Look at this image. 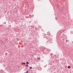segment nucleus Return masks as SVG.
I'll use <instances>...</instances> for the list:
<instances>
[{"label":"nucleus","instance_id":"obj_1","mask_svg":"<svg viewBox=\"0 0 73 73\" xmlns=\"http://www.w3.org/2000/svg\"><path fill=\"white\" fill-rule=\"evenodd\" d=\"M70 68H71V67H70V66H68V69H70Z\"/></svg>","mask_w":73,"mask_h":73},{"label":"nucleus","instance_id":"obj_2","mask_svg":"<svg viewBox=\"0 0 73 73\" xmlns=\"http://www.w3.org/2000/svg\"><path fill=\"white\" fill-rule=\"evenodd\" d=\"M25 63H24V62H22V65H23V64H25Z\"/></svg>","mask_w":73,"mask_h":73},{"label":"nucleus","instance_id":"obj_3","mask_svg":"<svg viewBox=\"0 0 73 73\" xmlns=\"http://www.w3.org/2000/svg\"><path fill=\"white\" fill-rule=\"evenodd\" d=\"M27 64H29V62H26Z\"/></svg>","mask_w":73,"mask_h":73},{"label":"nucleus","instance_id":"obj_4","mask_svg":"<svg viewBox=\"0 0 73 73\" xmlns=\"http://www.w3.org/2000/svg\"><path fill=\"white\" fill-rule=\"evenodd\" d=\"M26 66H28V64L26 65Z\"/></svg>","mask_w":73,"mask_h":73},{"label":"nucleus","instance_id":"obj_5","mask_svg":"<svg viewBox=\"0 0 73 73\" xmlns=\"http://www.w3.org/2000/svg\"><path fill=\"white\" fill-rule=\"evenodd\" d=\"M32 67H31L30 68V69H32Z\"/></svg>","mask_w":73,"mask_h":73},{"label":"nucleus","instance_id":"obj_6","mask_svg":"<svg viewBox=\"0 0 73 73\" xmlns=\"http://www.w3.org/2000/svg\"><path fill=\"white\" fill-rule=\"evenodd\" d=\"M26 73H28V71H27L26 72Z\"/></svg>","mask_w":73,"mask_h":73},{"label":"nucleus","instance_id":"obj_7","mask_svg":"<svg viewBox=\"0 0 73 73\" xmlns=\"http://www.w3.org/2000/svg\"><path fill=\"white\" fill-rule=\"evenodd\" d=\"M66 42H68V40H66Z\"/></svg>","mask_w":73,"mask_h":73},{"label":"nucleus","instance_id":"obj_8","mask_svg":"<svg viewBox=\"0 0 73 73\" xmlns=\"http://www.w3.org/2000/svg\"><path fill=\"white\" fill-rule=\"evenodd\" d=\"M38 59H39V58H38Z\"/></svg>","mask_w":73,"mask_h":73},{"label":"nucleus","instance_id":"obj_9","mask_svg":"<svg viewBox=\"0 0 73 73\" xmlns=\"http://www.w3.org/2000/svg\"><path fill=\"white\" fill-rule=\"evenodd\" d=\"M39 60H40V58H39Z\"/></svg>","mask_w":73,"mask_h":73},{"label":"nucleus","instance_id":"obj_10","mask_svg":"<svg viewBox=\"0 0 73 73\" xmlns=\"http://www.w3.org/2000/svg\"><path fill=\"white\" fill-rule=\"evenodd\" d=\"M25 73H26V72H25Z\"/></svg>","mask_w":73,"mask_h":73}]
</instances>
